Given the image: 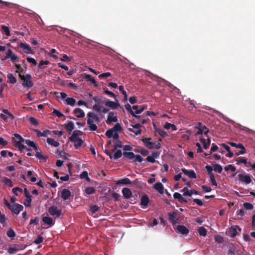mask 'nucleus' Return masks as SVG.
<instances>
[{"label":"nucleus","instance_id":"f257e3e1","mask_svg":"<svg viewBox=\"0 0 255 255\" xmlns=\"http://www.w3.org/2000/svg\"><path fill=\"white\" fill-rule=\"evenodd\" d=\"M123 155L124 157L129 160H132L134 163L141 162L143 161V158L139 154H134L132 152H124L122 153L121 150L119 149L115 152L113 158L117 160L122 157Z\"/></svg>","mask_w":255,"mask_h":255},{"label":"nucleus","instance_id":"f03ea898","mask_svg":"<svg viewBox=\"0 0 255 255\" xmlns=\"http://www.w3.org/2000/svg\"><path fill=\"white\" fill-rule=\"evenodd\" d=\"M18 76L22 81V85L23 87L29 88L33 86L34 84L31 80V76L30 74H27L25 75H23L19 74Z\"/></svg>","mask_w":255,"mask_h":255},{"label":"nucleus","instance_id":"7ed1b4c3","mask_svg":"<svg viewBox=\"0 0 255 255\" xmlns=\"http://www.w3.org/2000/svg\"><path fill=\"white\" fill-rule=\"evenodd\" d=\"M14 136L19 140L16 141L14 138H12L15 147L18 148L20 151L26 148V146L22 143L24 141V139L18 133H14Z\"/></svg>","mask_w":255,"mask_h":255},{"label":"nucleus","instance_id":"20e7f679","mask_svg":"<svg viewBox=\"0 0 255 255\" xmlns=\"http://www.w3.org/2000/svg\"><path fill=\"white\" fill-rule=\"evenodd\" d=\"M151 139V138H144L142 139L144 145L149 149H159L161 147V144L159 142L156 143L154 142H151L149 140Z\"/></svg>","mask_w":255,"mask_h":255},{"label":"nucleus","instance_id":"39448f33","mask_svg":"<svg viewBox=\"0 0 255 255\" xmlns=\"http://www.w3.org/2000/svg\"><path fill=\"white\" fill-rule=\"evenodd\" d=\"M48 212L51 216L55 217V218H59L62 214L61 210L58 209L57 207L54 205L49 208Z\"/></svg>","mask_w":255,"mask_h":255},{"label":"nucleus","instance_id":"423d86ee","mask_svg":"<svg viewBox=\"0 0 255 255\" xmlns=\"http://www.w3.org/2000/svg\"><path fill=\"white\" fill-rule=\"evenodd\" d=\"M9 58H10V60L13 63H15L18 61L19 57L13 54L11 49H8L5 53V56L3 60L7 59Z\"/></svg>","mask_w":255,"mask_h":255},{"label":"nucleus","instance_id":"0eeeda50","mask_svg":"<svg viewBox=\"0 0 255 255\" xmlns=\"http://www.w3.org/2000/svg\"><path fill=\"white\" fill-rule=\"evenodd\" d=\"M239 180L242 183H245L247 184H250L252 182L251 176L246 173H240L238 175Z\"/></svg>","mask_w":255,"mask_h":255},{"label":"nucleus","instance_id":"6e6552de","mask_svg":"<svg viewBox=\"0 0 255 255\" xmlns=\"http://www.w3.org/2000/svg\"><path fill=\"white\" fill-rule=\"evenodd\" d=\"M9 209L12 212L14 213L16 215H18L20 211L23 210V207L22 205L19 204L14 203L11 205Z\"/></svg>","mask_w":255,"mask_h":255},{"label":"nucleus","instance_id":"1a4fd4ad","mask_svg":"<svg viewBox=\"0 0 255 255\" xmlns=\"http://www.w3.org/2000/svg\"><path fill=\"white\" fill-rule=\"evenodd\" d=\"M114 113L110 112L108 115V118L106 120V123L108 125L112 124L113 122H117L118 118L117 116H114Z\"/></svg>","mask_w":255,"mask_h":255},{"label":"nucleus","instance_id":"9d476101","mask_svg":"<svg viewBox=\"0 0 255 255\" xmlns=\"http://www.w3.org/2000/svg\"><path fill=\"white\" fill-rule=\"evenodd\" d=\"M116 102L107 101L105 103V106L111 108L112 109H116L120 107L118 100L116 99Z\"/></svg>","mask_w":255,"mask_h":255},{"label":"nucleus","instance_id":"9b49d317","mask_svg":"<svg viewBox=\"0 0 255 255\" xmlns=\"http://www.w3.org/2000/svg\"><path fill=\"white\" fill-rule=\"evenodd\" d=\"M93 109L97 112H102L104 114L108 113L109 111L108 109L103 108L100 104H96L93 106Z\"/></svg>","mask_w":255,"mask_h":255},{"label":"nucleus","instance_id":"f8f14e48","mask_svg":"<svg viewBox=\"0 0 255 255\" xmlns=\"http://www.w3.org/2000/svg\"><path fill=\"white\" fill-rule=\"evenodd\" d=\"M18 47L25 50L24 52L27 54L33 53L31 47L26 43L21 42L19 43Z\"/></svg>","mask_w":255,"mask_h":255},{"label":"nucleus","instance_id":"ddd939ff","mask_svg":"<svg viewBox=\"0 0 255 255\" xmlns=\"http://www.w3.org/2000/svg\"><path fill=\"white\" fill-rule=\"evenodd\" d=\"M182 172L187 176L190 178L195 179L196 178V174L193 170H187L185 168L182 169Z\"/></svg>","mask_w":255,"mask_h":255},{"label":"nucleus","instance_id":"4468645a","mask_svg":"<svg viewBox=\"0 0 255 255\" xmlns=\"http://www.w3.org/2000/svg\"><path fill=\"white\" fill-rule=\"evenodd\" d=\"M83 134V132L80 130H75L73 131L72 135L69 138L70 141H74L75 139L78 138L79 135H81Z\"/></svg>","mask_w":255,"mask_h":255},{"label":"nucleus","instance_id":"2eb2a0df","mask_svg":"<svg viewBox=\"0 0 255 255\" xmlns=\"http://www.w3.org/2000/svg\"><path fill=\"white\" fill-rule=\"evenodd\" d=\"M176 229L177 232L184 235H187L189 233V230L183 225H178Z\"/></svg>","mask_w":255,"mask_h":255},{"label":"nucleus","instance_id":"dca6fc26","mask_svg":"<svg viewBox=\"0 0 255 255\" xmlns=\"http://www.w3.org/2000/svg\"><path fill=\"white\" fill-rule=\"evenodd\" d=\"M61 196L63 200H66L72 196L71 192L67 189H64L62 190Z\"/></svg>","mask_w":255,"mask_h":255},{"label":"nucleus","instance_id":"f3484780","mask_svg":"<svg viewBox=\"0 0 255 255\" xmlns=\"http://www.w3.org/2000/svg\"><path fill=\"white\" fill-rule=\"evenodd\" d=\"M73 114L78 118H83L85 117L84 112L80 108H77L73 111Z\"/></svg>","mask_w":255,"mask_h":255},{"label":"nucleus","instance_id":"a211bd4d","mask_svg":"<svg viewBox=\"0 0 255 255\" xmlns=\"http://www.w3.org/2000/svg\"><path fill=\"white\" fill-rule=\"evenodd\" d=\"M65 129L69 132V133L74 129V124L72 121H67V123L63 125Z\"/></svg>","mask_w":255,"mask_h":255},{"label":"nucleus","instance_id":"6ab92c4d","mask_svg":"<svg viewBox=\"0 0 255 255\" xmlns=\"http://www.w3.org/2000/svg\"><path fill=\"white\" fill-rule=\"evenodd\" d=\"M168 217L173 226L178 223L179 219L175 218V213H169Z\"/></svg>","mask_w":255,"mask_h":255},{"label":"nucleus","instance_id":"aec40b11","mask_svg":"<svg viewBox=\"0 0 255 255\" xmlns=\"http://www.w3.org/2000/svg\"><path fill=\"white\" fill-rule=\"evenodd\" d=\"M153 128L155 133L159 134L162 137H165L167 135L166 131L162 129L157 128L154 124H153Z\"/></svg>","mask_w":255,"mask_h":255},{"label":"nucleus","instance_id":"412c9836","mask_svg":"<svg viewBox=\"0 0 255 255\" xmlns=\"http://www.w3.org/2000/svg\"><path fill=\"white\" fill-rule=\"evenodd\" d=\"M122 193L126 199H129L132 196V192L128 188H124L122 190Z\"/></svg>","mask_w":255,"mask_h":255},{"label":"nucleus","instance_id":"4be33fe9","mask_svg":"<svg viewBox=\"0 0 255 255\" xmlns=\"http://www.w3.org/2000/svg\"><path fill=\"white\" fill-rule=\"evenodd\" d=\"M154 188L159 193L163 194L164 192V187L161 183L158 182L156 183L153 186Z\"/></svg>","mask_w":255,"mask_h":255},{"label":"nucleus","instance_id":"5701e85b","mask_svg":"<svg viewBox=\"0 0 255 255\" xmlns=\"http://www.w3.org/2000/svg\"><path fill=\"white\" fill-rule=\"evenodd\" d=\"M93 120L90 118H88L87 124L89 126L90 129L92 131H95L97 129V126L94 124Z\"/></svg>","mask_w":255,"mask_h":255},{"label":"nucleus","instance_id":"b1692460","mask_svg":"<svg viewBox=\"0 0 255 255\" xmlns=\"http://www.w3.org/2000/svg\"><path fill=\"white\" fill-rule=\"evenodd\" d=\"M149 201V198L147 195H143L141 199L140 205L143 207H146L148 205Z\"/></svg>","mask_w":255,"mask_h":255},{"label":"nucleus","instance_id":"393cba45","mask_svg":"<svg viewBox=\"0 0 255 255\" xmlns=\"http://www.w3.org/2000/svg\"><path fill=\"white\" fill-rule=\"evenodd\" d=\"M125 108L132 117L139 120L140 116L134 114V112L131 110V106L128 103L125 105Z\"/></svg>","mask_w":255,"mask_h":255},{"label":"nucleus","instance_id":"a878e982","mask_svg":"<svg viewBox=\"0 0 255 255\" xmlns=\"http://www.w3.org/2000/svg\"><path fill=\"white\" fill-rule=\"evenodd\" d=\"M42 221L49 225L50 226H52L54 224V222L53 221V220L52 218L49 217H44L42 218Z\"/></svg>","mask_w":255,"mask_h":255},{"label":"nucleus","instance_id":"bb28decb","mask_svg":"<svg viewBox=\"0 0 255 255\" xmlns=\"http://www.w3.org/2000/svg\"><path fill=\"white\" fill-rule=\"evenodd\" d=\"M85 79L87 81L91 82L92 83V84H93L94 87H97L96 81L95 80L94 77H93L91 75H89V74L86 75Z\"/></svg>","mask_w":255,"mask_h":255},{"label":"nucleus","instance_id":"cd10ccee","mask_svg":"<svg viewBox=\"0 0 255 255\" xmlns=\"http://www.w3.org/2000/svg\"><path fill=\"white\" fill-rule=\"evenodd\" d=\"M131 182L129 179L128 178H125L123 179H121L119 180H118L116 182L117 184H124V185H127V184H130Z\"/></svg>","mask_w":255,"mask_h":255},{"label":"nucleus","instance_id":"c85d7f7f","mask_svg":"<svg viewBox=\"0 0 255 255\" xmlns=\"http://www.w3.org/2000/svg\"><path fill=\"white\" fill-rule=\"evenodd\" d=\"M47 142L49 145H52L54 147H58L60 145V143L58 141H55L53 138L49 137L47 138Z\"/></svg>","mask_w":255,"mask_h":255},{"label":"nucleus","instance_id":"c756f323","mask_svg":"<svg viewBox=\"0 0 255 255\" xmlns=\"http://www.w3.org/2000/svg\"><path fill=\"white\" fill-rule=\"evenodd\" d=\"M228 235L231 237H235L237 235V230L235 228L231 227L228 231Z\"/></svg>","mask_w":255,"mask_h":255},{"label":"nucleus","instance_id":"7c9ffc66","mask_svg":"<svg viewBox=\"0 0 255 255\" xmlns=\"http://www.w3.org/2000/svg\"><path fill=\"white\" fill-rule=\"evenodd\" d=\"M72 142L74 143L76 148H78L81 146L83 140L81 138H78L75 139V141Z\"/></svg>","mask_w":255,"mask_h":255},{"label":"nucleus","instance_id":"2f4dec72","mask_svg":"<svg viewBox=\"0 0 255 255\" xmlns=\"http://www.w3.org/2000/svg\"><path fill=\"white\" fill-rule=\"evenodd\" d=\"M85 192L87 195H91L95 193L96 190L93 187H87L86 188Z\"/></svg>","mask_w":255,"mask_h":255},{"label":"nucleus","instance_id":"473e14b6","mask_svg":"<svg viewBox=\"0 0 255 255\" xmlns=\"http://www.w3.org/2000/svg\"><path fill=\"white\" fill-rule=\"evenodd\" d=\"M7 78L8 79V82L11 84H15L16 82V79L13 75L12 74L9 73L7 75Z\"/></svg>","mask_w":255,"mask_h":255},{"label":"nucleus","instance_id":"72a5a7b5","mask_svg":"<svg viewBox=\"0 0 255 255\" xmlns=\"http://www.w3.org/2000/svg\"><path fill=\"white\" fill-rule=\"evenodd\" d=\"M24 141L28 146L33 148H36V144L33 141H31L30 139H24Z\"/></svg>","mask_w":255,"mask_h":255},{"label":"nucleus","instance_id":"f704fd0d","mask_svg":"<svg viewBox=\"0 0 255 255\" xmlns=\"http://www.w3.org/2000/svg\"><path fill=\"white\" fill-rule=\"evenodd\" d=\"M1 28L2 31L5 34L6 36L10 35V30L9 27L5 25H1Z\"/></svg>","mask_w":255,"mask_h":255},{"label":"nucleus","instance_id":"c9c22d12","mask_svg":"<svg viewBox=\"0 0 255 255\" xmlns=\"http://www.w3.org/2000/svg\"><path fill=\"white\" fill-rule=\"evenodd\" d=\"M35 156L38 158L39 159L43 161H46L47 160V157L43 155L41 152L37 151L35 153Z\"/></svg>","mask_w":255,"mask_h":255},{"label":"nucleus","instance_id":"e433bc0d","mask_svg":"<svg viewBox=\"0 0 255 255\" xmlns=\"http://www.w3.org/2000/svg\"><path fill=\"white\" fill-rule=\"evenodd\" d=\"M213 169L215 172H217L219 173H221L223 170L222 166L218 164H215L214 165Z\"/></svg>","mask_w":255,"mask_h":255},{"label":"nucleus","instance_id":"4c0bfd02","mask_svg":"<svg viewBox=\"0 0 255 255\" xmlns=\"http://www.w3.org/2000/svg\"><path fill=\"white\" fill-rule=\"evenodd\" d=\"M198 233L200 236H205L207 235V230L203 227H200L198 229Z\"/></svg>","mask_w":255,"mask_h":255},{"label":"nucleus","instance_id":"58836bf2","mask_svg":"<svg viewBox=\"0 0 255 255\" xmlns=\"http://www.w3.org/2000/svg\"><path fill=\"white\" fill-rule=\"evenodd\" d=\"M6 235L8 237L11 238H13L14 237H15V236H16L15 233L14 232L13 230L11 228H9L8 230V231H7V233H6Z\"/></svg>","mask_w":255,"mask_h":255},{"label":"nucleus","instance_id":"ea45409f","mask_svg":"<svg viewBox=\"0 0 255 255\" xmlns=\"http://www.w3.org/2000/svg\"><path fill=\"white\" fill-rule=\"evenodd\" d=\"M66 103L71 106H74L76 103V100L73 98H67L66 99Z\"/></svg>","mask_w":255,"mask_h":255},{"label":"nucleus","instance_id":"a19ab883","mask_svg":"<svg viewBox=\"0 0 255 255\" xmlns=\"http://www.w3.org/2000/svg\"><path fill=\"white\" fill-rule=\"evenodd\" d=\"M122 127L119 123L116 124L113 128H112L114 132L118 133L119 131L122 130Z\"/></svg>","mask_w":255,"mask_h":255},{"label":"nucleus","instance_id":"79ce46f5","mask_svg":"<svg viewBox=\"0 0 255 255\" xmlns=\"http://www.w3.org/2000/svg\"><path fill=\"white\" fill-rule=\"evenodd\" d=\"M3 182L5 185H6L8 187L12 186V183L11 180L7 177H3Z\"/></svg>","mask_w":255,"mask_h":255},{"label":"nucleus","instance_id":"37998d69","mask_svg":"<svg viewBox=\"0 0 255 255\" xmlns=\"http://www.w3.org/2000/svg\"><path fill=\"white\" fill-rule=\"evenodd\" d=\"M87 117L91 118L92 120H94L96 121H99V118L92 112H89L87 114Z\"/></svg>","mask_w":255,"mask_h":255},{"label":"nucleus","instance_id":"c03bdc74","mask_svg":"<svg viewBox=\"0 0 255 255\" xmlns=\"http://www.w3.org/2000/svg\"><path fill=\"white\" fill-rule=\"evenodd\" d=\"M243 206L246 210H251L254 208L253 205L251 203H248V202H246V203H244Z\"/></svg>","mask_w":255,"mask_h":255},{"label":"nucleus","instance_id":"a18cd8bd","mask_svg":"<svg viewBox=\"0 0 255 255\" xmlns=\"http://www.w3.org/2000/svg\"><path fill=\"white\" fill-rule=\"evenodd\" d=\"M123 145L122 144V142L119 140H118L117 141L116 143L114 145V148L113 149H112V152H114L118 148H121L122 147Z\"/></svg>","mask_w":255,"mask_h":255},{"label":"nucleus","instance_id":"49530a36","mask_svg":"<svg viewBox=\"0 0 255 255\" xmlns=\"http://www.w3.org/2000/svg\"><path fill=\"white\" fill-rule=\"evenodd\" d=\"M12 193L15 195V196H18V194L17 193V192H19L20 193H22L23 192V190L18 187H14L12 189Z\"/></svg>","mask_w":255,"mask_h":255},{"label":"nucleus","instance_id":"de8ad7c7","mask_svg":"<svg viewBox=\"0 0 255 255\" xmlns=\"http://www.w3.org/2000/svg\"><path fill=\"white\" fill-rule=\"evenodd\" d=\"M15 67L16 68L17 70H16V72L18 73V74H21L23 72V68L21 67L20 64H15Z\"/></svg>","mask_w":255,"mask_h":255},{"label":"nucleus","instance_id":"09e8293b","mask_svg":"<svg viewBox=\"0 0 255 255\" xmlns=\"http://www.w3.org/2000/svg\"><path fill=\"white\" fill-rule=\"evenodd\" d=\"M19 249L15 247H10L8 249V253L10 254H14L17 252Z\"/></svg>","mask_w":255,"mask_h":255},{"label":"nucleus","instance_id":"8fccbe9b","mask_svg":"<svg viewBox=\"0 0 255 255\" xmlns=\"http://www.w3.org/2000/svg\"><path fill=\"white\" fill-rule=\"evenodd\" d=\"M80 178L82 179L85 178L87 181L90 180V178L88 177V172L86 171H84L80 175Z\"/></svg>","mask_w":255,"mask_h":255},{"label":"nucleus","instance_id":"3c124183","mask_svg":"<svg viewBox=\"0 0 255 255\" xmlns=\"http://www.w3.org/2000/svg\"><path fill=\"white\" fill-rule=\"evenodd\" d=\"M236 169V167L231 164H229L225 167V170L226 171L231 170L232 172H235Z\"/></svg>","mask_w":255,"mask_h":255},{"label":"nucleus","instance_id":"603ef678","mask_svg":"<svg viewBox=\"0 0 255 255\" xmlns=\"http://www.w3.org/2000/svg\"><path fill=\"white\" fill-rule=\"evenodd\" d=\"M111 76V74L110 72H106L102 73L99 75L98 77L100 79L106 78Z\"/></svg>","mask_w":255,"mask_h":255},{"label":"nucleus","instance_id":"864d4df0","mask_svg":"<svg viewBox=\"0 0 255 255\" xmlns=\"http://www.w3.org/2000/svg\"><path fill=\"white\" fill-rule=\"evenodd\" d=\"M99 209V207L97 205H92L90 207V211L92 213H95L97 212Z\"/></svg>","mask_w":255,"mask_h":255},{"label":"nucleus","instance_id":"5fc2aeb1","mask_svg":"<svg viewBox=\"0 0 255 255\" xmlns=\"http://www.w3.org/2000/svg\"><path fill=\"white\" fill-rule=\"evenodd\" d=\"M29 122L31 124L35 126H37L38 125V121L33 117H30L29 118Z\"/></svg>","mask_w":255,"mask_h":255},{"label":"nucleus","instance_id":"6e6d98bb","mask_svg":"<svg viewBox=\"0 0 255 255\" xmlns=\"http://www.w3.org/2000/svg\"><path fill=\"white\" fill-rule=\"evenodd\" d=\"M210 176V181L213 185L217 186V183L215 179V176L213 174H211Z\"/></svg>","mask_w":255,"mask_h":255},{"label":"nucleus","instance_id":"4d7b16f0","mask_svg":"<svg viewBox=\"0 0 255 255\" xmlns=\"http://www.w3.org/2000/svg\"><path fill=\"white\" fill-rule=\"evenodd\" d=\"M205 168L207 170V172L209 175H210L211 174H213V173L212 172L213 168V167L210 165H206L205 166Z\"/></svg>","mask_w":255,"mask_h":255},{"label":"nucleus","instance_id":"13d9d810","mask_svg":"<svg viewBox=\"0 0 255 255\" xmlns=\"http://www.w3.org/2000/svg\"><path fill=\"white\" fill-rule=\"evenodd\" d=\"M114 132L113 130L111 128L106 131L105 134L108 138H111L113 135Z\"/></svg>","mask_w":255,"mask_h":255},{"label":"nucleus","instance_id":"bf43d9fd","mask_svg":"<svg viewBox=\"0 0 255 255\" xmlns=\"http://www.w3.org/2000/svg\"><path fill=\"white\" fill-rule=\"evenodd\" d=\"M53 114L55 115L58 118H61L64 116L63 114L61 113L59 111L56 109H54Z\"/></svg>","mask_w":255,"mask_h":255},{"label":"nucleus","instance_id":"052dcab7","mask_svg":"<svg viewBox=\"0 0 255 255\" xmlns=\"http://www.w3.org/2000/svg\"><path fill=\"white\" fill-rule=\"evenodd\" d=\"M104 90L105 93L106 94L108 95V96H111V97H114V98L116 97L115 94L114 93H113V92L109 91L107 88H104Z\"/></svg>","mask_w":255,"mask_h":255},{"label":"nucleus","instance_id":"680f3d73","mask_svg":"<svg viewBox=\"0 0 255 255\" xmlns=\"http://www.w3.org/2000/svg\"><path fill=\"white\" fill-rule=\"evenodd\" d=\"M237 161L238 162L237 164L244 163L245 164L246 163H247V160L246 159H245L243 157H240L237 159Z\"/></svg>","mask_w":255,"mask_h":255},{"label":"nucleus","instance_id":"e2e57ef3","mask_svg":"<svg viewBox=\"0 0 255 255\" xmlns=\"http://www.w3.org/2000/svg\"><path fill=\"white\" fill-rule=\"evenodd\" d=\"M128 130L131 132L134 133L135 135H137L140 134L141 133V129H137V130H134L132 128H128Z\"/></svg>","mask_w":255,"mask_h":255},{"label":"nucleus","instance_id":"0e129e2a","mask_svg":"<svg viewBox=\"0 0 255 255\" xmlns=\"http://www.w3.org/2000/svg\"><path fill=\"white\" fill-rule=\"evenodd\" d=\"M146 109V106H142L139 109H137L134 112V114L136 115V114H141L144 110Z\"/></svg>","mask_w":255,"mask_h":255},{"label":"nucleus","instance_id":"69168bd1","mask_svg":"<svg viewBox=\"0 0 255 255\" xmlns=\"http://www.w3.org/2000/svg\"><path fill=\"white\" fill-rule=\"evenodd\" d=\"M6 220V217L4 214H1L0 215V223L3 225V226H5V222Z\"/></svg>","mask_w":255,"mask_h":255},{"label":"nucleus","instance_id":"338daca9","mask_svg":"<svg viewBox=\"0 0 255 255\" xmlns=\"http://www.w3.org/2000/svg\"><path fill=\"white\" fill-rule=\"evenodd\" d=\"M39 219L38 217H36L33 219H31L30 221V224H34L35 225H37L38 224Z\"/></svg>","mask_w":255,"mask_h":255},{"label":"nucleus","instance_id":"774afa93","mask_svg":"<svg viewBox=\"0 0 255 255\" xmlns=\"http://www.w3.org/2000/svg\"><path fill=\"white\" fill-rule=\"evenodd\" d=\"M43 238L41 236H39L38 238L34 240V243L36 245H38L41 243L43 242Z\"/></svg>","mask_w":255,"mask_h":255}]
</instances>
